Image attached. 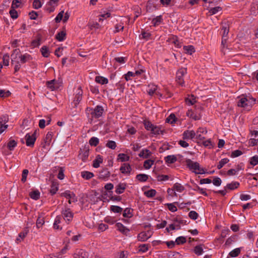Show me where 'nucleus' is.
I'll return each mask as SVG.
<instances>
[{
	"label": "nucleus",
	"instance_id": "f257e3e1",
	"mask_svg": "<svg viewBox=\"0 0 258 258\" xmlns=\"http://www.w3.org/2000/svg\"><path fill=\"white\" fill-rule=\"evenodd\" d=\"M12 63L14 64L16 59L19 60V62L24 63L31 59V56L27 53L22 55L20 53L19 49H15L11 55Z\"/></svg>",
	"mask_w": 258,
	"mask_h": 258
},
{
	"label": "nucleus",
	"instance_id": "f03ea898",
	"mask_svg": "<svg viewBox=\"0 0 258 258\" xmlns=\"http://www.w3.org/2000/svg\"><path fill=\"white\" fill-rule=\"evenodd\" d=\"M185 163L187 167L196 174H202L205 173L204 169L200 167L198 162H194L188 159L185 160Z\"/></svg>",
	"mask_w": 258,
	"mask_h": 258
},
{
	"label": "nucleus",
	"instance_id": "7ed1b4c3",
	"mask_svg": "<svg viewBox=\"0 0 258 258\" xmlns=\"http://www.w3.org/2000/svg\"><path fill=\"white\" fill-rule=\"evenodd\" d=\"M187 74L186 68H182L179 69L176 73V81L181 86L184 85V77Z\"/></svg>",
	"mask_w": 258,
	"mask_h": 258
},
{
	"label": "nucleus",
	"instance_id": "20e7f679",
	"mask_svg": "<svg viewBox=\"0 0 258 258\" xmlns=\"http://www.w3.org/2000/svg\"><path fill=\"white\" fill-rule=\"evenodd\" d=\"M186 114L188 117L195 120H199L202 117V109L201 107H199L194 110H188Z\"/></svg>",
	"mask_w": 258,
	"mask_h": 258
},
{
	"label": "nucleus",
	"instance_id": "39448f33",
	"mask_svg": "<svg viewBox=\"0 0 258 258\" xmlns=\"http://www.w3.org/2000/svg\"><path fill=\"white\" fill-rule=\"evenodd\" d=\"M60 196L68 199V202L70 204L77 202V198L76 195L70 190H66L61 193Z\"/></svg>",
	"mask_w": 258,
	"mask_h": 258
},
{
	"label": "nucleus",
	"instance_id": "423d86ee",
	"mask_svg": "<svg viewBox=\"0 0 258 258\" xmlns=\"http://www.w3.org/2000/svg\"><path fill=\"white\" fill-rule=\"evenodd\" d=\"M26 144L27 146L33 147L36 141V132L32 134H27L25 137Z\"/></svg>",
	"mask_w": 258,
	"mask_h": 258
},
{
	"label": "nucleus",
	"instance_id": "0eeeda50",
	"mask_svg": "<svg viewBox=\"0 0 258 258\" xmlns=\"http://www.w3.org/2000/svg\"><path fill=\"white\" fill-rule=\"evenodd\" d=\"M9 121L8 116L7 115L0 116V134H2L8 127L6 123Z\"/></svg>",
	"mask_w": 258,
	"mask_h": 258
},
{
	"label": "nucleus",
	"instance_id": "6e6552de",
	"mask_svg": "<svg viewBox=\"0 0 258 258\" xmlns=\"http://www.w3.org/2000/svg\"><path fill=\"white\" fill-rule=\"evenodd\" d=\"M63 219L67 223L72 220L73 218V214L70 209H65L62 210L61 212Z\"/></svg>",
	"mask_w": 258,
	"mask_h": 258
},
{
	"label": "nucleus",
	"instance_id": "1a4fd4ad",
	"mask_svg": "<svg viewBox=\"0 0 258 258\" xmlns=\"http://www.w3.org/2000/svg\"><path fill=\"white\" fill-rule=\"evenodd\" d=\"M119 170L122 174L129 175L131 174L132 169L130 164L124 163L121 164Z\"/></svg>",
	"mask_w": 258,
	"mask_h": 258
},
{
	"label": "nucleus",
	"instance_id": "9d476101",
	"mask_svg": "<svg viewBox=\"0 0 258 258\" xmlns=\"http://www.w3.org/2000/svg\"><path fill=\"white\" fill-rule=\"evenodd\" d=\"M223 36L222 39L221 44L222 46V51H224V49L225 47H227V46L226 45V41H227V36L229 32V29L226 27H223Z\"/></svg>",
	"mask_w": 258,
	"mask_h": 258
},
{
	"label": "nucleus",
	"instance_id": "9b49d317",
	"mask_svg": "<svg viewBox=\"0 0 258 258\" xmlns=\"http://www.w3.org/2000/svg\"><path fill=\"white\" fill-rule=\"evenodd\" d=\"M104 109L102 106H97L94 110L92 112L91 114L92 117L95 118H99L100 117L103 112Z\"/></svg>",
	"mask_w": 258,
	"mask_h": 258
},
{
	"label": "nucleus",
	"instance_id": "f8f14e48",
	"mask_svg": "<svg viewBox=\"0 0 258 258\" xmlns=\"http://www.w3.org/2000/svg\"><path fill=\"white\" fill-rule=\"evenodd\" d=\"M47 87L51 91H54L59 88V83L55 80H52L47 81L46 83Z\"/></svg>",
	"mask_w": 258,
	"mask_h": 258
},
{
	"label": "nucleus",
	"instance_id": "ddd939ff",
	"mask_svg": "<svg viewBox=\"0 0 258 258\" xmlns=\"http://www.w3.org/2000/svg\"><path fill=\"white\" fill-rule=\"evenodd\" d=\"M59 0H49L46 5V9L49 12H52L54 10V8L57 6Z\"/></svg>",
	"mask_w": 258,
	"mask_h": 258
},
{
	"label": "nucleus",
	"instance_id": "4468645a",
	"mask_svg": "<svg viewBox=\"0 0 258 258\" xmlns=\"http://www.w3.org/2000/svg\"><path fill=\"white\" fill-rule=\"evenodd\" d=\"M195 137L196 133L192 130H187L183 133V138L185 140L193 139Z\"/></svg>",
	"mask_w": 258,
	"mask_h": 258
},
{
	"label": "nucleus",
	"instance_id": "2eb2a0df",
	"mask_svg": "<svg viewBox=\"0 0 258 258\" xmlns=\"http://www.w3.org/2000/svg\"><path fill=\"white\" fill-rule=\"evenodd\" d=\"M75 258H88V254L83 249H78L74 254Z\"/></svg>",
	"mask_w": 258,
	"mask_h": 258
},
{
	"label": "nucleus",
	"instance_id": "dca6fc26",
	"mask_svg": "<svg viewBox=\"0 0 258 258\" xmlns=\"http://www.w3.org/2000/svg\"><path fill=\"white\" fill-rule=\"evenodd\" d=\"M117 229L125 235H128L130 232L129 229L125 227L121 223H117L115 225Z\"/></svg>",
	"mask_w": 258,
	"mask_h": 258
},
{
	"label": "nucleus",
	"instance_id": "f3484780",
	"mask_svg": "<svg viewBox=\"0 0 258 258\" xmlns=\"http://www.w3.org/2000/svg\"><path fill=\"white\" fill-rule=\"evenodd\" d=\"M126 187V184L124 183H120L115 187V192L117 194H122Z\"/></svg>",
	"mask_w": 258,
	"mask_h": 258
},
{
	"label": "nucleus",
	"instance_id": "a211bd4d",
	"mask_svg": "<svg viewBox=\"0 0 258 258\" xmlns=\"http://www.w3.org/2000/svg\"><path fill=\"white\" fill-rule=\"evenodd\" d=\"M206 134L207 131L206 129L204 128H199L197 132L196 133V137L195 138L200 140L202 141L204 139H205V137H204L201 134Z\"/></svg>",
	"mask_w": 258,
	"mask_h": 258
},
{
	"label": "nucleus",
	"instance_id": "6ab92c4d",
	"mask_svg": "<svg viewBox=\"0 0 258 258\" xmlns=\"http://www.w3.org/2000/svg\"><path fill=\"white\" fill-rule=\"evenodd\" d=\"M83 92L81 87H79L76 91V94L75 97L74 101L76 104H78L82 100Z\"/></svg>",
	"mask_w": 258,
	"mask_h": 258
},
{
	"label": "nucleus",
	"instance_id": "aec40b11",
	"mask_svg": "<svg viewBox=\"0 0 258 258\" xmlns=\"http://www.w3.org/2000/svg\"><path fill=\"white\" fill-rule=\"evenodd\" d=\"M103 162V157L100 155H98L95 160L93 161V166L94 168H98L100 164Z\"/></svg>",
	"mask_w": 258,
	"mask_h": 258
},
{
	"label": "nucleus",
	"instance_id": "412c9836",
	"mask_svg": "<svg viewBox=\"0 0 258 258\" xmlns=\"http://www.w3.org/2000/svg\"><path fill=\"white\" fill-rule=\"evenodd\" d=\"M151 155L150 151L147 149H143L139 154V156L141 158L147 159L149 158Z\"/></svg>",
	"mask_w": 258,
	"mask_h": 258
},
{
	"label": "nucleus",
	"instance_id": "4be33fe9",
	"mask_svg": "<svg viewBox=\"0 0 258 258\" xmlns=\"http://www.w3.org/2000/svg\"><path fill=\"white\" fill-rule=\"evenodd\" d=\"M249 101L245 97H241L238 102V106L241 107H246L249 106Z\"/></svg>",
	"mask_w": 258,
	"mask_h": 258
},
{
	"label": "nucleus",
	"instance_id": "5701e85b",
	"mask_svg": "<svg viewBox=\"0 0 258 258\" xmlns=\"http://www.w3.org/2000/svg\"><path fill=\"white\" fill-rule=\"evenodd\" d=\"M150 237V235H149L146 232H141L138 234V239L139 241H145L148 240Z\"/></svg>",
	"mask_w": 258,
	"mask_h": 258
},
{
	"label": "nucleus",
	"instance_id": "b1692460",
	"mask_svg": "<svg viewBox=\"0 0 258 258\" xmlns=\"http://www.w3.org/2000/svg\"><path fill=\"white\" fill-rule=\"evenodd\" d=\"M237 236L236 235L231 236L225 241L224 245L229 246L234 243L237 240Z\"/></svg>",
	"mask_w": 258,
	"mask_h": 258
},
{
	"label": "nucleus",
	"instance_id": "393cba45",
	"mask_svg": "<svg viewBox=\"0 0 258 258\" xmlns=\"http://www.w3.org/2000/svg\"><path fill=\"white\" fill-rule=\"evenodd\" d=\"M28 233V230L27 229H25L22 232L19 234L18 237L17 238L16 241L17 243L22 241L23 239L26 237Z\"/></svg>",
	"mask_w": 258,
	"mask_h": 258
},
{
	"label": "nucleus",
	"instance_id": "a878e982",
	"mask_svg": "<svg viewBox=\"0 0 258 258\" xmlns=\"http://www.w3.org/2000/svg\"><path fill=\"white\" fill-rule=\"evenodd\" d=\"M165 162L168 164L175 163L177 159L175 155H168L164 158Z\"/></svg>",
	"mask_w": 258,
	"mask_h": 258
},
{
	"label": "nucleus",
	"instance_id": "bb28decb",
	"mask_svg": "<svg viewBox=\"0 0 258 258\" xmlns=\"http://www.w3.org/2000/svg\"><path fill=\"white\" fill-rule=\"evenodd\" d=\"M81 175L84 179L88 180L94 176V174L89 171H83L81 172Z\"/></svg>",
	"mask_w": 258,
	"mask_h": 258
},
{
	"label": "nucleus",
	"instance_id": "cd10ccee",
	"mask_svg": "<svg viewBox=\"0 0 258 258\" xmlns=\"http://www.w3.org/2000/svg\"><path fill=\"white\" fill-rule=\"evenodd\" d=\"M157 89V86L154 84H150L148 85V89L147 90V92L148 93L152 96L153 95L156 91Z\"/></svg>",
	"mask_w": 258,
	"mask_h": 258
},
{
	"label": "nucleus",
	"instance_id": "c85d7f7f",
	"mask_svg": "<svg viewBox=\"0 0 258 258\" xmlns=\"http://www.w3.org/2000/svg\"><path fill=\"white\" fill-rule=\"evenodd\" d=\"M110 173L107 169H103L99 172V177L101 178H106L110 176Z\"/></svg>",
	"mask_w": 258,
	"mask_h": 258
},
{
	"label": "nucleus",
	"instance_id": "c756f323",
	"mask_svg": "<svg viewBox=\"0 0 258 258\" xmlns=\"http://www.w3.org/2000/svg\"><path fill=\"white\" fill-rule=\"evenodd\" d=\"M44 218L42 214H40L36 221V226L37 228L42 227L43 225L44 224Z\"/></svg>",
	"mask_w": 258,
	"mask_h": 258
},
{
	"label": "nucleus",
	"instance_id": "7c9ffc66",
	"mask_svg": "<svg viewBox=\"0 0 258 258\" xmlns=\"http://www.w3.org/2000/svg\"><path fill=\"white\" fill-rule=\"evenodd\" d=\"M151 133L154 135H158L162 133V131L160 126L154 125L150 131Z\"/></svg>",
	"mask_w": 258,
	"mask_h": 258
},
{
	"label": "nucleus",
	"instance_id": "2f4dec72",
	"mask_svg": "<svg viewBox=\"0 0 258 258\" xmlns=\"http://www.w3.org/2000/svg\"><path fill=\"white\" fill-rule=\"evenodd\" d=\"M183 50L185 52L188 54H192L195 52V47L192 45H187L183 46Z\"/></svg>",
	"mask_w": 258,
	"mask_h": 258
},
{
	"label": "nucleus",
	"instance_id": "473e14b6",
	"mask_svg": "<svg viewBox=\"0 0 258 258\" xmlns=\"http://www.w3.org/2000/svg\"><path fill=\"white\" fill-rule=\"evenodd\" d=\"M95 81L102 85L106 84L108 83V79L102 76H96L95 78Z\"/></svg>",
	"mask_w": 258,
	"mask_h": 258
},
{
	"label": "nucleus",
	"instance_id": "72a5a7b5",
	"mask_svg": "<svg viewBox=\"0 0 258 258\" xmlns=\"http://www.w3.org/2000/svg\"><path fill=\"white\" fill-rule=\"evenodd\" d=\"M89 156V151L85 150L80 153L79 157L83 162H86Z\"/></svg>",
	"mask_w": 258,
	"mask_h": 258
},
{
	"label": "nucleus",
	"instance_id": "f704fd0d",
	"mask_svg": "<svg viewBox=\"0 0 258 258\" xmlns=\"http://www.w3.org/2000/svg\"><path fill=\"white\" fill-rule=\"evenodd\" d=\"M239 186V183L237 181H233L230 183H228L226 185V187L230 190H234Z\"/></svg>",
	"mask_w": 258,
	"mask_h": 258
},
{
	"label": "nucleus",
	"instance_id": "c9c22d12",
	"mask_svg": "<svg viewBox=\"0 0 258 258\" xmlns=\"http://www.w3.org/2000/svg\"><path fill=\"white\" fill-rule=\"evenodd\" d=\"M174 191L181 192L184 190V187L179 183H175L173 186Z\"/></svg>",
	"mask_w": 258,
	"mask_h": 258
},
{
	"label": "nucleus",
	"instance_id": "e433bc0d",
	"mask_svg": "<svg viewBox=\"0 0 258 258\" xmlns=\"http://www.w3.org/2000/svg\"><path fill=\"white\" fill-rule=\"evenodd\" d=\"M136 179L140 182H145L148 179V175L145 174H139L137 175Z\"/></svg>",
	"mask_w": 258,
	"mask_h": 258
},
{
	"label": "nucleus",
	"instance_id": "4c0bfd02",
	"mask_svg": "<svg viewBox=\"0 0 258 258\" xmlns=\"http://www.w3.org/2000/svg\"><path fill=\"white\" fill-rule=\"evenodd\" d=\"M61 220V217L60 216H57L56 217L54 223H53V228L55 229H61V228H60L59 226V224L60 223Z\"/></svg>",
	"mask_w": 258,
	"mask_h": 258
},
{
	"label": "nucleus",
	"instance_id": "58836bf2",
	"mask_svg": "<svg viewBox=\"0 0 258 258\" xmlns=\"http://www.w3.org/2000/svg\"><path fill=\"white\" fill-rule=\"evenodd\" d=\"M154 161L151 159H148L144 161V167L146 169H149L154 164Z\"/></svg>",
	"mask_w": 258,
	"mask_h": 258
},
{
	"label": "nucleus",
	"instance_id": "ea45409f",
	"mask_svg": "<svg viewBox=\"0 0 258 258\" xmlns=\"http://www.w3.org/2000/svg\"><path fill=\"white\" fill-rule=\"evenodd\" d=\"M240 251V248H235L229 252V255L230 257H236L239 254Z\"/></svg>",
	"mask_w": 258,
	"mask_h": 258
},
{
	"label": "nucleus",
	"instance_id": "a19ab883",
	"mask_svg": "<svg viewBox=\"0 0 258 258\" xmlns=\"http://www.w3.org/2000/svg\"><path fill=\"white\" fill-rule=\"evenodd\" d=\"M17 143L14 140H11L7 144V147L10 151L14 150V148L17 146Z\"/></svg>",
	"mask_w": 258,
	"mask_h": 258
},
{
	"label": "nucleus",
	"instance_id": "79ce46f5",
	"mask_svg": "<svg viewBox=\"0 0 258 258\" xmlns=\"http://www.w3.org/2000/svg\"><path fill=\"white\" fill-rule=\"evenodd\" d=\"M66 35V33L64 31H62L59 32L56 35L55 38L59 41H62L65 39Z\"/></svg>",
	"mask_w": 258,
	"mask_h": 258
},
{
	"label": "nucleus",
	"instance_id": "37998d69",
	"mask_svg": "<svg viewBox=\"0 0 258 258\" xmlns=\"http://www.w3.org/2000/svg\"><path fill=\"white\" fill-rule=\"evenodd\" d=\"M118 160L121 162L128 161L130 160V157L123 153H120L118 155Z\"/></svg>",
	"mask_w": 258,
	"mask_h": 258
},
{
	"label": "nucleus",
	"instance_id": "c03bdc74",
	"mask_svg": "<svg viewBox=\"0 0 258 258\" xmlns=\"http://www.w3.org/2000/svg\"><path fill=\"white\" fill-rule=\"evenodd\" d=\"M133 210L131 208H126L123 213V216L125 218H131L133 216Z\"/></svg>",
	"mask_w": 258,
	"mask_h": 258
},
{
	"label": "nucleus",
	"instance_id": "a18cd8bd",
	"mask_svg": "<svg viewBox=\"0 0 258 258\" xmlns=\"http://www.w3.org/2000/svg\"><path fill=\"white\" fill-rule=\"evenodd\" d=\"M58 184L56 183L52 182L50 189V192L52 195H54L56 194L57 191L58 190Z\"/></svg>",
	"mask_w": 258,
	"mask_h": 258
},
{
	"label": "nucleus",
	"instance_id": "49530a36",
	"mask_svg": "<svg viewBox=\"0 0 258 258\" xmlns=\"http://www.w3.org/2000/svg\"><path fill=\"white\" fill-rule=\"evenodd\" d=\"M53 136V133L51 132H48L44 139V142L46 144H49Z\"/></svg>",
	"mask_w": 258,
	"mask_h": 258
},
{
	"label": "nucleus",
	"instance_id": "de8ad7c7",
	"mask_svg": "<svg viewBox=\"0 0 258 258\" xmlns=\"http://www.w3.org/2000/svg\"><path fill=\"white\" fill-rule=\"evenodd\" d=\"M29 195L31 199L37 200L40 197V192L38 190H34L31 192Z\"/></svg>",
	"mask_w": 258,
	"mask_h": 258
},
{
	"label": "nucleus",
	"instance_id": "09e8293b",
	"mask_svg": "<svg viewBox=\"0 0 258 258\" xmlns=\"http://www.w3.org/2000/svg\"><path fill=\"white\" fill-rule=\"evenodd\" d=\"M145 195L148 198L154 197L156 194V191L155 189H151L144 192Z\"/></svg>",
	"mask_w": 258,
	"mask_h": 258
},
{
	"label": "nucleus",
	"instance_id": "8fccbe9b",
	"mask_svg": "<svg viewBox=\"0 0 258 258\" xmlns=\"http://www.w3.org/2000/svg\"><path fill=\"white\" fill-rule=\"evenodd\" d=\"M229 161V160L228 158H223L221 159L218 164L217 165V168L218 169H220L222 168L226 164H227Z\"/></svg>",
	"mask_w": 258,
	"mask_h": 258
},
{
	"label": "nucleus",
	"instance_id": "3c124183",
	"mask_svg": "<svg viewBox=\"0 0 258 258\" xmlns=\"http://www.w3.org/2000/svg\"><path fill=\"white\" fill-rule=\"evenodd\" d=\"M162 21V16H159L154 18L152 21V23L154 26H156L159 25L161 23Z\"/></svg>",
	"mask_w": 258,
	"mask_h": 258
},
{
	"label": "nucleus",
	"instance_id": "603ef678",
	"mask_svg": "<svg viewBox=\"0 0 258 258\" xmlns=\"http://www.w3.org/2000/svg\"><path fill=\"white\" fill-rule=\"evenodd\" d=\"M221 10L222 8L220 7H216L211 8L209 11V13L211 15H212L217 14L218 12L221 11Z\"/></svg>",
	"mask_w": 258,
	"mask_h": 258
},
{
	"label": "nucleus",
	"instance_id": "864d4df0",
	"mask_svg": "<svg viewBox=\"0 0 258 258\" xmlns=\"http://www.w3.org/2000/svg\"><path fill=\"white\" fill-rule=\"evenodd\" d=\"M89 144L91 146H96L99 144V139L96 137H92L89 140Z\"/></svg>",
	"mask_w": 258,
	"mask_h": 258
},
{
	"label": "nucleus",
	"instance_id": "5fc2aeb1",
	"mask_svg": "<svg viewBox=\"0 0 258 258\" xmlns=\"http://www.w3.org/2000/svg\"><path fill=\"white\" fill-rule=\"evenodd\" d=\"M194 252L198 255L202 254L203 249L201 245H197L194 248Z\"/></svg>",
	"mask_w": 258,
	"mask_h": 258
},
{
	"label": "nucleus",
	"instance_id": "6e6d98bb",
	"mask_svg": "<svg viewBox=\"0 0 258 258\" xmlns=\"http://www.w3.org/2000/svg\"><path fill=\"white\" fill-rule=\"evenodd\" d=\"M176 117L175 115L172 113L166 119V121L168 123L172 124L175 122Z\"/></svg>",
	"mask_w": 258,
	"mask_h": 258
},
{
	"label": "nucleus",
	"instance_id": "4d7b16f0",
	"mask_svg": "<svg viewBox=\"0 0 258 258\" xmlns=\"http://www.w3.org/2000/svg\"><path fill=\"white\" fill-rule=\"evenodd\" d=\"M106 146L108 148L114 150L116 147V144L113 141H109L106 144Z\"/></svg>",
	"mask_w": 258,
	"mask_h": 258
},
{
	"label": "nucleus",
	"instance_id": "13d9d810",
	"mask_svg": "<svg viewBox=\"0 0 258 258\" xmlns=\"http://www.w3.org/2000/svg\"><path fill=\"white\" fill-rule=\"evenodd\" d=\"M110 210L114 213H119L122 211V209L117 206H111Z\"/></svg>",
	"mask_w": 258,
	"mask_h": 258
},
{
	"label": "nucleus",
	"instance_id": "bf43d9fd",
	"mask_svg": "<svg viewBox=\"0 0 258 258\" xmlns=\"http://www.w3.org/2000/svg\"><path fill=\"white\" fill-rule=\"evenodd\" d=\"M186 239L183 236H179L177 237L175 240V242L177 245L183 244L185 243Z\"/></svg>",
	"mask_w": 258,
	"mask_h": 258
},
{
	"label": "nucleus",
	"instance_id": "052dcab7",
	"mask_svg": "<svg viewBox=\"0 0 258 258\" xmlns=\"http://www.w3.org/2000/svg\"><path fill=\"white\" fill-rule=\"evenodd\" d=\"M189 217L192 220H196L199 216L197 212L195 211H191L188 213Z\"/></svg>",
	"mask_w": 258,
	"mask_h": 258
},
{
	"label": "nucleus",
	"instance_id": "680f3d73",
	"mask_svg": "<svg viewBox=\"0 0 258 258\" xmlns=\"http://www.w3.org/2000/svg\"><path fill=\"white\" fill-rule=\"evenodd\" d=\"M41 51L42 55L44 57H47L48 56V55H49L48 49L46 46H44L42 47V48H41Z\"/></svg>",
	"mask_w": 258,
	"mask_h": 258
},
{
	"label": "nucleus",
	"instance_id": "e2e57ef3",
	"mask_svg": "<svg viewBox=\"0 0 258 258\" xmlns=\"http://www.w3.org/2000/svg\"><path fill=\"white\" fill-rule=\"evenodd\" d=\"M240 169L238 167L236 169H229L227 171V174L229 176L234 175L240 170Z\"/></svg>",
	"mask_w": 258,
	"mask_h": 258
},
{
	"label": "nucleus",
	"instance_id": "0e129e2a",
	"mask_svg": "<svg viewBox=\"0 0 258 258\" xmlns=\"http://www.w3.org/2000/svg\"><path fill=\"white\" fill-rule=\"evenodd\" d=\"M144 124L145 126V128L148 130L150 131L154 126V125L149 121H145L144 122Z\"/></svg>",
	"mask_w": 258,
	"mask_h": 258
},
{
	"label": "nucleus",
	"instance_id": "69168bd1",
	"mask_svg": "<svg viewBox=\"0 0 258 258\" xmlns=\"http://www.w3.org/2000/svg\"><path fill=\"white\" fill-rule=\"evenodd\" d=\"M64 12L63 11L59 12L55 18L56 23H59L62 20Z\"/></svg>",
	"mask_w": 258,
	"mask_h": 258
},
{
	"label": "nucleus",
	"instance_id": "338daca9",
	"mask_svg": "<svg viewBox=\"0 0 258 258\" xmlns=\"http://www.w3.org/2000/svg\"><path fill=\"white\" fill-rule=\"evenodd\" d=\"M250 164L255 166L258 164V156L255 155L251 157L250 159Z\"/></svg>",
	"mask_w": 258,
	"mask_h": 258
},
{
	"label": "nucleus",
	"instance_id": "774afa93",
	"mask_svg": "<svg viewBox=\"0 0 258 258\" xmlns=\"http://www.w3.org/2000/svg\"><path fill=\"white\" fill-rule=\"evenodd\" d=\"M44 258H63V257L62 255H61V254H50L45 255L44 256Z\"/></svg>",
	"mask_w": 258,
	"mask_h": 258
}]
</instances>
